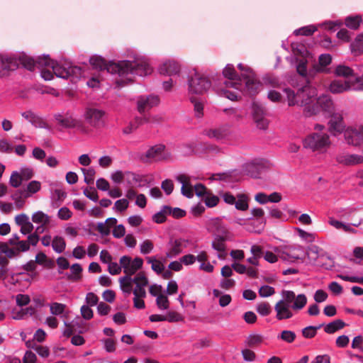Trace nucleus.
I'll return each instance as SVG.
<instances>
[{
    "label": "nucleus",
    "instance_id": "obj_33",
    "mask_svg": "<svg viewBox=\"0 0 363 363\" xmlns=\"http://www.w3.org/2000/svg\"><path fill=\"white\" fill-rule=\"evenodd\" d=\"M32 220L35 223L48 225L50 221V218L48 214L38 211L32 215Z\"/></svg>",
    "mask_w": 363,
    "mask_h": 363
},
{
    "label": "nucleus",
    "instance_id": "obj_23",
    "mask_svg": "<svg viewBox=\"0 0 363 363\" xmlns=\"http://www.w3.org/2000/svg\"><path fill=\"white\" fill-rule=\"evenodd\" d=\"M329 130L335 135L342 132L344 133L345 125L342 118L340 114L335 113L332 115L329 121Z\"/></svg>",
    "mask_w": 363,
    "mask_h": 363
},
{
    "label": "nucleus",
    "instance_id": "obj_63",
    "mask_svg": "<svg viewBox=\"0 0 363 363\" xmlns=\"http://www.w3.org/2000/svg\"><path fill=\"white\" fill-rule=\"evenodd\" d=\"M20 174L23 181H28L33 177V170L31 168H22L20 170Z\"/></svg>",
    "mask_w": 363,
    "mask_h": 363
},
{
    "label": "nucleus",
    "instance_id": "obj_43",
    "mask_svg": "<svg viewBox=\"0 0 363 363\" xmlns=\"http://www.w3.org/2000/svg\"><path fill=\"white\" fill-rule=\"evenodd\" d=\"M33 311V308L32 307L23 308L18 311L13 310L12 311V318L15 320L23 319L27 314L30 313V315H32Z\"/></svg>",
    "mask_w": 363,
    "mask_h": 363
},
{
    "label": "nucleus",
    "instance_id": "obj_15",
    "mask_svg": "<svg viewBox=\"0 0 363 363\" xmlns=\"http://www.w3.org/2000/svg\"><path fill=\"white\" fill-rule=\"evenodd\" d=\"M191 241L185 238L170 239L167 245L166 257L167 258H174L182 253L184 248L188 247Z\"/></svg>",
    "mask_w": 363,
    "mask_h": 363
},
{
    "label": "nucleus",
    "instance_id": "obj_54",
    "mask_svg": "<svg viewBox=\"0 0 363 363\" xmlns=\"http://www.w3.org/2000/svg\"><path fill=\"white\" fill-rule=\"evenodd\" d=\"M23 180L19 172L15 171L11 175L9 184L13 187L17 188L21 186Z\"/></svg>",
    "mask_w": 363,
    "mask_h": 363
},
{
    "label": "nucleus",
    "instance_id": "obj_11",
    "mask_svg": "<svg viewBox=\"0 0 363 363\" xmlns=\"http://www.w3.org/2000/svg\"><path fill=\"white\" fill-rule=\"evenodd\" d=\"M333 111L334 106L331 98L328 95L323 94L318 98L315 97L312 106L306 108L305 116L309 117L321 111L331 114Z\"/></svg>",
    "mask_w": 363,
    "mask_h": 363
},
{
    "label": "nucleus",
    "instance_id": "obj_9",
    "mask_svg": "<svg viewBox=\"0 0 363 363\" xmlns=\"http://www.w3.org/2000/svg\"><path fill=\"white\" fill-rule=\"evenodd\" d=\"M238 67L242 72L241 78L245 84L244 95H255L258 92L260 83L255 73L250 68L241 63L238 65Z\"/></svg>",
    "mask_w": 363,
    "mask_h": 363
},
{
    "label": "nucleus",
    "instance_id": "obj_55",
    "mask_svg": "<svg viewBox=\"0 0 363 363\" xmlns=\"http://www.w3.org/2000/svg\"><path fill=\"white\" fill-rule=\"evenodd\" d=\"M168 215L167 210L164 209V206L162 208L161 211L156 213L152 216V220L156 223H162L166 220V216Z\"/></svg>",
    "mask_w": 363,
    "mask_h": 363
},
{
    "label": "nucleus",
    "instance_id": "obj_36",
    "mask_svg": "<svg viewBox=\"0 0 363 363\" xmlns=\"http://www.w3.org/2000/svg\"><path fill=\"white\" fill-rule=\"evenodd\" d=\"M249 198L247 195L240 194L238 195V200L235 199V206L238 210L246 211L248 206Z\"/></svg>",
    "mask_w": 363,
    "mask_h": 363
},
{
    "label": "nucleus",
    "instance_id": "obj_18",
    "mask_svg": "<svg viewBox=\"0 0 363 363\" xmlns=\"http://www.w3.org/2000/svg\"><path fill=\"white\" fill-rule=\"evenodd\" d=\"M303 249L300 245L287 246L284 250L279 252V257L283 261L294 262L301 258Z\"/></svg>",
    "mask_w": 363,
    "mask_h": 363
},
{
    "label": "nucleus",
    "instance_id": "obj_17",
    "mask_svg": "<svg viewBox=\"0 0 363 363\" xmlns=\"http://www.w3.org/2000/svg\"><path fill=\"white\" fill-rule=\"evenodd\" d=\"M105 112L97 108H87L84 116L86 121L91 126L95 128H101L105 125L104 121Z\"/></svg>",
    "mask_w": 363,
    "mask_h": 363
},
{
    "label": "nucleus",
    "instance_id": "obj_58",
    "mask_svg": "<svg viewBox=\"0 0 363 363\" xmlns=\"http://www.w3.org/2000/svg\"><path fill=\"white\" fill-rule=\"evenodd\" d=\"M58 218L63 220H67L72 216V211L67 207H62L57 213Z\"/></svg>",
    "mask_w": 363,
    "mask_h": 363
},
{
    "label": "nucleus",
    "instance_id": "obj_40",
    "mask_svg": "<svg viewBox=\"0 0 363 363\" xmlns=\"http://www.w3.org/2000/svg\"><path fill=\"white\" fill-rule=\"evenodd\" d=\"M335 74L339 77H347L352 76L354 74L353 70L348 66L338 65L335 70Z\"/></svg>",
    "mask_w": 363,
    "mask_h": 363
},
{
    "label": "nucleus",
    "instance_id": "obj_38",
    "mask_svg": "<svg viewBox=\"0 0 363 363\" xmlns=\"http://www.w3.org/2000/svg\"><path fill=\"white\" fill-rule=\"evenodd\" d=\"M263 341V337L260 335H250L246 340H245V345L249 347H255L259 344H261Z\"/></svg>",
    "mask_w": 363,
    "mask_h": 363
},
{
    "label": "nucleus",
    "instance_id": "obj_6",
    "mask_svg": "<svg viewBox=\"0 0 363 363\" xmlns=\"http://www.w3.org/2000/svg\"><path fill=\"white\" fill-rule=\"evenodd\" d=\"M42 61L44 62L45 67H50L57 77L62 79H68L69 77L78 79L82 75L81 67L74 66L69 62L58 63L51 60L48 55H43L38 62L42 64Z\"/></svg>",
    "mask_w": 363,
    "mask_h": 363
},
{
    "label": "nucleus",
    "instance_id": "obj_59",
    "mask_svg": "<svg viewBox=\"0 0 363 363\" xmlns=\"http://www.w3.org/2000/svg\"><path fill=\"white\" fill-rule=\"evenodd\" d=\"M337 277L344 281L363 284V277H354V276L350 277V276L344 275V274H338Z\"/></svg>",
    "mask_w": 363,
    "mask_h": 363
},
{
    "label": "nucleus",
    "instance_id": "obj_29",
    "mask_svg": "<svg viewBox=\"0 0 363 363\" xmlns=\"http://www.w3.org/2000/svg\"><path fill=\"white\" fill-rule=\"evenodd\" d=\"M332 57L330 54H322L318 57L319 65L314 66V70L316 72H322L324 67L331 63Z\"/></svg>",
    "mask_w": 363,
    "mask_h": 363
},
{
    "label": "nucleus",
    "instance_id": "obj_56",
    "mask_svg": "<svg viewBox=\"0 0 363 363\" xmlns=\"http://www.w3.org/2000/svg\"><path fill=\"white\" fill-rule=\"evenodd\" d=\"M275 293V290L272 286L264 285L259 289V294L261 297H269Z\"/></svg>",
    "mask_w": 363,
    "mask_h": 363
},
{
    "label": "nucleus",
    "instance_id": "obj_57",
    "mask_svg": "<svg viewBox=\"0 0 363 363\" xmlns=\"http://www.w3.org/2000/svg\"><path fill=\"white\" fill-rule=\"evenodd\" d=\"M165 317L166 321L170 323L179 322L183 320L182 315L174 311H169Z\"/></svg>",
    "mask_w": 363,
    "mask_h": 363
},
{
    "label": "nucleus",
    "instance_id": "obj_50",
    "mask_svg": "<svg viewBox=\"0 0 363 363\" xmlns=\"http://www.w3.org/2000/svg\"><path fill=\"white\" fill-rule=\"evenodd\" d=\"M147 262L151 263L152 269L157 274H161L164 270V265L160 262L155 259V257H147Z\"/></svg>",
    "mask_w": 363,
    "mask_h": 363
},
{
    "label": "nucleus",
    "instance_id": "obj_14",
    "mask_svg": "<svg viewBox=\"0 0 363 363\" xmlns=\"http://www.w3.org/2000/svg\"><path fill=\"white\" fill-rule=\"evenodd\" d=\"M120 264L123 269L125 277H132L143 267V260L140 257H135L134 259L128 256L124 255L120 259Z\"/></svg>",
    "mask_w": 363,
    "mask_h": 363
},
{
    "label": "nucleus",
    "instance_id": "obj_51",
    "mask_svg": "<svg viewBox=\"0 0 363 363\" xmlns=\"http://www.w3.org/2000/svg\"><path fill=\"white\" fill-rule=\"evenodd\" d=\"M296 337V335L294 332L287 330H283L279 336V337L283 341L288 343L293 342L295 340Z\"/></svg>",
    "mask_w": 363,
    "mask_h": 363
},
{
    "label": "nucleus",
    "instance_id": "obj_7",
    "mask_svg": "<svg viewBox=\"0 0 363 363\" xmlns=\"http://www.w3.org/2000/svg\"><path fill=\"white\" fill-rule=\"evenodd\" d=\"M42 57L43 56L39 57L36 60H35L33 58L23 54L19 56L18 61L13 57L4 55L1 56V62L4 69L14 70L18 67V63H21L25 68L32 71L35 67L38 68L45 67L43 61H42V64L38 62Z\"/></svg>",
    "mask_w": 363,
    "mask_h": 363
},
{
    "label": "nucleus",
    "instance_id": "obj_31",
    "mask_svg": "<svg viewBox=\"0 0 363 363\" xmlns=\"http://www.w3.org/2000/svg\"><path fill=\"white\" fill-rule=\"evenodd\" d=\"M228 239V237H220L214 235V239L212 242V247L218 252H225V242Z\"/></svg>",
    "mask_w": 363,
    "mask_h": 363
},
{
    "label": "nucleus",
    "instance_id": "obj_3",
    "mask_svg": "<svg viewBox=\"0 0 363 363\" xmlns=\"http://www.w3.org/2000/svg\"><path fill=\"white\" fill-rule=\"evenodd\" d=\"M283 92L286 97L288 105L289 106L297 105L304 107V114L306 108L312 106L314 99L317 96L316 89L309 84L298 89L296 92L290 88L284 89Z\"/></svg>",
    "mask_w": 363,
    "mask_h": 363
},
{
    "label": "nucleus",
    "instance_id": "obj_27",
    "mask_svg": "<svg viewBox=\"0 0 363 363\" xmlns=\"http://www.w3.org/2000/svg\"><path fill=\"white\" fill-rule=\"evenodd\" d=\"M11 198L15 202L16 207L20 209L23 206L26 199L28 198V194L20 189L13 194Z\"/></svg>",
    "mask_w": 363,
    "mask_h": 363
},
{
    "label": "nucleus",
    "instance_id": "obj_25",
    "mask_svg": "<svg viewBox=\"0 0 363 363\" xmlns=\"http://www.w3.org/2000/svg\"><path fill=\"white\" fill-rule=\"evenodd\" d=\"M267 167L266 162L259 160L248 164L247 170L252 177H259V174Z\"/></svg>",
    "mask_w": 363,
    "mask_h": 363
},
{
    "label": "nucleus",
    "instance_id": "obj_62",
    "mask_svg": "<svg viewBox=\"0 0 363 363\" xmlns=\"http://www.w3.org/2000/svg\"><path fill=\"white\" fill-rule=\"evenodd\" d=\"M16 301L18 306H24L30 303V298L28 295L20 294L16 296Z\"/></svg>",
    "mask_w": 363,
    "mask_h": 363
},
{
    "label": "nucleus",
    "instance_id": "obj_12",
    "mask_svg": "<svg viewBox=\"0 0 363 363\" xmlns=\"http://www.w3.org/2000/svg\"><path fill=\"white\" fill-rule=\"evenodd\" d=\"M143 159L146 162L169 161L172 160V153L164 145L158 144L150 147L145 154Z\"/></svg>",
    "mask_w": 363,
    "mask_h": 363
},
{
    "label": "nucleus",
    "instance_id": "obj_21",
    "mask_svg": "<svg viewBox=\"0 0 363 363\" xmlns=\"http://www.w3.org/2000/svg\"><path fill=\"white\" fill-rule=\"evenodd\" d=\"M160 103V99L156 95L141 96L138 99V110L140 113H143Z\"/></svg>",
    "mask_w": 363,
    "mask_h": 363
},
{
    "label": "nucleus",
    "instance_id": "obj_46",
    "mask_svg": "<svg viewBox=\"0 0 363 363\" xmlns=\"http://www.w3.org/2000/svg\"><path fill=\"white\" fill-rule=\"evenodd\" d=\"M257 311L262 316L268 315L271 313V306L267 302H262L257 305Z\"/></svg>",
    "mask_w": 363,
    "mask_h": 363
},
{
    "label": "nucleus",
    "instance_id": "obj_48",
    "mask_svg": "<svg viewBox=\"0 0 363 363\" xmlns=\"http://www.w3.org/2000/svg\"><path fill=\"white\" fill-rule=\"evenodd\" d=\"M164 209L167 210L168 215H172L175 218H182L186 215L185 211L179 208H172L169 206H164Z\"/></svg>",
    "mask_w": 363,
    "mask_h": 363
},
{
    "label": "nucleus",
    "instance_id": "obj_8",
    "mask_svg": "<svg viewBox=\"0 0 363 363\" xmlns=\"http://www.w3.org/2000/svg\"><path fill=\"white\" fill-rule=\"evenodd\" d=\"M330 140L327 133H314L303 140V146L313 152H323L330 146Z\"/></svg>",
    "mask_w": 363,
    "mask_h": 363
},
{
    "label": "nucleus",
    "instance_id": "obj_24",
    "mask_svg": "<svg viewBox=\"0 0 363 363\" xmlns=\"http://www.w3.org/2000/svg\"><path fill=\"white\" fill-rule=\"evenodd\" d=\"M179 65L174 60L165 62L159 68V72L161 74H167L169 76L177 75L179 74Z\"/></svg>",
    "mask_w": 363,
    "mask_h": 363
},
{
    "label": "nucleus",
    "instance_id": "obj_39",
    "mask_svg": "<svg viewBox=\"0 0 363 363\" xmlns=\"http://www.w3.org/2000/svg\"><path fill=\"white\" fill-rule=\"evenodd\" d=\"M323 324L318 326H308L302 329V335L305 338H313L317 334V330L321 328Z\"/></svg>",
    "mask_w": 363,
    "mask_h": 363
},
{
    "label": "nucleus",
    "instance_id": "obj_34",
    "mask_svg": "<svg viewBox=\"0 0 363 363\" xmlns=\"http://www.w3.org/2000/svg\"><path fill=\"white\" fill-rule=\"evenodd\" d=\"M52 247L55 252L57 253L62 252L66 247V242L65 239L61 236L54 237L52 241Z\"/></svg>",
    "mask_w": 363,
    "mask_h": 363
},
{
    "label": "nucleus",
    "instance_id": "obj_30",
    "mask_svg": "<svg viewBox=\"0 0 363 363\" xmlns=\"http://www.w3.org/2000/svg\"><path fill=\"white\" fill-rule=\"evenodd\" d=\"M213 225L215 227L214 235L229 238L230 233L228 228L223 225L219 219L214 220Z\"/></svg>",
    "mask_w": 363,
    "mask_h": 363
},
{
    "label": "nucleus",
    "instance_id": "obj_2",
    "mask_svg": "<svg viewBox=\"0 0 363 363\" xmlns=\"http://www.w3.org/2000/svg\"><path fill=\"white\" fill-rule=\"evenodd\" d=\"M223 74L225 80L223 82L224 86L220 89V95L231 101L241 97V94L244 95L245 84L233 65L228 64L223 70Z\"/></svg>",
    "mask_w": 363,
    "mask_h": 363
},
{
    "label": "nucleus",
    "instance_id": "obj_45",
    "mask_svg": "<svg viewBox=\"0 0 363 363\" xmlns=\"http://www.w3.org/2000/svg\"><path fill=\"white\" fill-rule=\"evenodd\" d=\"M41 187V184L38 181H31L26 186V189H23L24 191L28 194V197L31 196V194L38 192Z\"/></svg>",
    "mask_w": 363,
    "mask_h": 363
},
{
    "label": "nucleus",
    "instance_id": "obj_47",
    "mask_svg": "<svg viewBox=\"0 0 363 363\" xmlns=\"http://www.w3.org/2000/svg\"><path fill=\"white\" fill-rule=\"evenodd\" d=\"M156 304L160 310H167L169 307V301L167 296L160 294L156 298Z\"/></svg>",
    "mask_w": 363,
    "mask_h": 363
},
{
    "label": "nucleus",
    "instance_id": "obj_53",
    "mask_svg": "<svg viewBox=\"0 0 363 363\" xmlns=\"http://www.w3.org/2000/svg\"><path fill=\"white\" fill-rule=\"evenodd\" d=\"M316 30V28L313 26H308L302 27L299 29L294 30V34L308 36L314 33V32Z\"/></svg>",
    "mask_w": 363,
    "mask_h": 363
},
{
    "label": "nucleus",
    "instance_id": "obj_5",
    "mask_svg": "<svg viewBox=\"0 0 363 363\" xmlns=\"http://www.w3.org/2000/svg\"><path fill=\"white\" fill-rule=\"evenodd\" d=\"M121 290L127 295L133 291L134 296L146 297L145 287L148 284V279L144 272L138 273L134 277H121L119 279Z\"/></svg>",
    "mask_w": 363,
    "mask_h": 363
},
{
    "label": "nucleus",
    "instance_id": "obj_26",
    "mask_svg": "<svg viewBox=\"0 0 363 363\" xmlns=\"http://www.w3.org/2000/svg\"><path fill=\"white\" fill-rule=\"evenodd\" d=\"M205 135H207L209 138L220 140L225 138L228 135V130L224 127L215 129H209L205 130Z\"/></svg>",
    "mask_w": 363,
    "mask_h": 363
},
{
    "label": "nucleus",
    "instance_id": "obj_16",
    "mask_svg": "<svg viewBox=\"0 0 363 363\" xmlns=\"http://www.w3.org/2000/svg\"><path fill=\"white\" fill-rule=\"evenodd\" d=\"M344 138L348 145H359L363 141V125L348 127L344 130Z\"/></svg>",
    "mask_w": 363,
    "mask_h": 363
},
{
    "label": "nucleus",
    "instance_id": "obj_60",
    "mask_svg": "<svg viewBox=\"0 0 363 363\" xmlns=\"http://www.w3.org/2000/svg\"><path fill=\"white\" fill-rule=\"evenodd\" d=\"M108 271L112 275H116L121 273V269L123 268L120 264L115 262H111L108 264Z\"/></svg>",
    "mask_w": 363,
    "mask_h": 363
},
{
    "label": "nucleus",
    "instance_id": "obj_22",
    "mask_svg": "<svg viewBox=\"0 0 363 363\" xmlns=\"http://www.w3.org/2000/svg\"><path fill=\"white\" fill-rule=\"evenodd\" d=\"M90 64L96 69H99L100 70L106 69L108 72L111 74H118L119 70H110L111 65H118V62H107L104 59H103L100 56H93L89 60Z\"/></svg>",
    "mask_w": 363,
    "mask_h": 363
},
{
    "label": "nucleus",
    "instance_id": "obj_1",
    "mask_svg": "<svg viewBox=\"0 0 363 363\" xmlns=\"http://www.w3.org/2000/svg\"><path fill=\"white\" fill-rule=\"evenodd\" d=\"M280 299L274 306L276 318L279 320H286L294 316L293 311H298L303 308L307 303L305 294L296 296L293 291L283 290Z\"/></svg>",
    "mask_w": 363,
    "mask_h": 363
},
{
    "label": "nucleus",
    "instance_id": "obj_44",
    "mask_svg": "<svg viewBox=\"0 0 363 363\" xmlns=\"http://www.w3.org/2000/svg\"><path fill=\"white\" fill-rule=\"evenodd\" d=\"M190 100L191 103L194 104V110L195 113V116L196 118H201L203 115V104L201 101H199L196 98L191 97Z\"/></svg>",
    "mask_w": 363,
    "mask_h": 363
},
{
    "label": "nucleus",
    "instance_id": "obj_13",
    "mask_svg": "<svg viewBox=\"0 0 363 363\" xmlns=\"http://www.w3.org/2000/svg\"><path fill=\"white\" fill-rule=\"evenodd\" d=\"M211 84L206 77L195 73L189 81V91L191 94H203L209 89Z\"/></svg>",
    "mask_w": 363,
    "mask_h": 363
},
{
    "label": "nucleus",
    "instance_id": "obj_42",
    "mask_svg": "<svg viewBox=\"0 0 363 363\" xmlns=\"http://www.w3.org/2000/svg\"><path fill=\"white\" fill-rule=\"evenodd\" d=\"M82 172L84 174V182L87 184H92L94 182V176L96 174L95 169L93 167L88 169L82 168Z\"/></svg>",
    "mask_w": 363,
    "mask_h": 363
},
{
    "label": "nucleus",
    "instance_id": "obj_52",
    "mask_svg": "<svg viewBox=\"0 0 363 363\" xmlns=\"http://www.w3.org/2000/svg\"><path fill=\"white\" fill-rule=\"evenodd\" d=\"M154 248V245L152 242L150 240H144L140 245V251L143 255H147L150 253Z\"/></svg>",
    "mask_w": 363,
    "mask_h": 363
},
{
    "label": "nucleus",
    "instance_id": "obj_49",
    "mask_svg": "<svg viewBox=\"0 0 363 363\" xmlns=\"http://www.w3.org/2000/svg\"><path fill=\"white\" fill-rule=\"evenodd\" d=\"M66 306L63 303H52L50 306V313L55 315H59L64 313Z\"/></svg>",
    "mask_w": 363,
    "mask_h": 363
},
{
    "label": "nucleus",
    "instance_id": "obj_32",
    "mask_svg": "<svg viewBox=\"0 0 363 363\" xmlns=\"http://www.w3.org/2000/svg\"><path fill=\"white\" fill-rule=\"evenodd\" d=\"M351 50L354 55L363 54V34L358 35L354 41L351 44Z\"/></svg>",
    "mask_w": 363,
    "mask_h": 363
},
{
    "label": "nucleus",
    "instance_id": "obj_10",
    "mask_svg": "<svg viewBox=\"0 0 363 363\" xmlns=\"http://www.w3.org/2000/svg\"><path fill=\"white\" fill-rule=\"evenodd\" d=\"M329 90L335 94H342L349 90L363 91V75L357 77L354 82L335 79L330 84Z\"/></svg>",
    "mask_w": 363,
    "mask_h": 363
},
{
    "label": "nucleus",
    "instance_id": "obj_19",
    "mask_svg": "<svg viewBox=\"0 0 363 363\" xmlns=\"http://www.w3.org/2000/svg\"><path fill=\"white\" fill-rule=\"evenodd\" d=\"M54 118L57 124L62 128H74L79 125V121L69 111L65 113H57L54 116Z\"/></svg>",
    "mask_w": 363,
    "mask_h": 363
},
{
    "label": "nucleus",
    "instance_id": "obj_20",
    "mask_svg": "<svg viewBox=\"0 0 363 363\" xmlns=\"http://www.w3.org/2000/svg\"><path fill=\"white\" fill-rule=\"evenodd\" d=\"M335 160L338 164L345 166H354L363 163V156L357 154L340 153Z\"/></svg>",
    "mask_w": 363,
    "mask_h": 363
},
{
    "label": "nucleus",
    "instance_id": "obj_37",
    "mask_svg": "<svg viewBox=\"0 0 363 363\" xmlns=\"http://www.w3.org/2000/svg\"><path fill=\"white\" fill-rule=\"evenodd\" d=\"M185 177L184 176H177V180L182 184L181 191L182 195L187 198H191L194 196L193 187L186 186L185 184Z\"/></svg>",
    "mask_w": 363,
    "mask_h": 363
},
{
    "label": "nucleus",
    "instance_id": "obj_41",
    "mask_svg": "<svg viewBox=\"0 0 363 363\" xmlns=\"http://www.w3.org/2000/svg\"><path fill=\"white\" fill-rule=\"evenodd\" d=\"M362 18L359 16H349L345 19V25L349 28L356 30L359 26Z\"/></svg>",
    "mask_w": 363,
    "mask_h": 363
},
{
    "label": "nucleus",
    "instance_id": "obj_4",
    "mask_svg": "<svg viewBox=\"0 0 363 363\" xmlns=\"http://www.w3.org/2000/svg\"><path fill=\"white\" fill-rule=\"evenodd\" d=\"M110 70H119L118 75L121 77H126L132 80L128 75L146 76L150 74L152 69L149 64L143 60H123L118 62V65H111Z\"/></svg>",
    "mask_w": 363,
    "mask_h": 363
},
{
    "label": "nucleus",
    "instance_id": "obj_35",
    "mask_svg": "<svg viewBox=\"0 0 363 363\" xmlns=\"http://www.w3.org/2000/svg\"><path fill=\"white\" fill-rule=\"evenodd\" d=\"M252 113L255 123L258 121L266 119L264 117V111L263 107L256 103H253L252 104Z\"/></svg>",
    "mask_w": 363,
    "mask_h": 363
},
{
    "label": "nucleus",
    "instance_id": "obj_64",
    "mask_svg": "<svg viewBox=\"0 0 363 363\" xmlns=\"http://www.w3.org/2000/svg\"><path fill=\"white\" fill-rule=\"evenodd\" d=\"M362 344H363V336L357 335L353 338L351 347L353 349H358L360 351L363 352Z\"/></svg>",
    "mask_w": 363,
    "mask_h": 363
},
{
    "label": "nucleus",
    "instance_id": "obj_61",
    "mask_svg": "<svg viewBox=\"0 0 363 363\" xmlns=\"http://www.w3.org/2000/svg\"><path fill=\"white\" fill-rule=\"evenodd\" d=\"M128 201L125 199H119L116 201L114 205V209L118 211L122 212L126 210L128 207Z\"/></svg>",
    "mask_w": 363,
    "mask_h": 363
},
{
    "label": "nucleus",
    "instance_id": "obj_28",
    "mask_svg": "<svg viewBox=\"0 0 363 363\" xmlns=\"http://www.w3.org/2000/svg\"><path fill=\"white\" fill-rule=\"evenodd\" d=\"M345 326V323L343 320L337 319L327 324L324 328V330L326 333L333 334L342 329Z\"/></svg>",
    "mask_w": 363,
    "mask_h": 363
}]
</instances>
